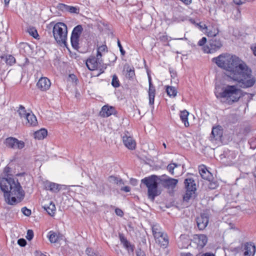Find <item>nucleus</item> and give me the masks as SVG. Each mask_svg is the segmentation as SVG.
Returning <instances> with one entry per match:
<instances>
[{
  "label": "nucleus",
  "mask_w": 256,
  "mask_h": 256,
  "mask_svg": "<svg viewBox=\"0 0 256 256\" xmlns=\"http://www.w3.org/2000/svg\"><path fill=\"white\" fill-rule=\"evenodd\" d=\"M212 61L224 70L228 78L240 82V58L238 56L226 52L213 58Z\"/></svg>",
  "instance_id": "nucleus-1"
},
{
  "label": "nucleus",
  "mask_w": 256,
  "mask_h": 256,
  "mask_svg": "<svg viewBox=\"0 0 256 256\" xmlns=\"http://www.w3.org/2000/svg\"><path fill=\"white\" fill-rule=\"evenodd\" d=\"M0 188L4 192L5 202L8 204H15L24 196V191L18 180L11 178H0Z\"/></svg>",
  "instance_id": "nucleus-2"
},
{
  "label": "nucleus",
  "mask_w": 256,
  "mask_h": 256,
  "mask_svg": "<svg viewBox=\"0 0 256 256\" xmlns=\"http://www.w3.org/2000/svg\"><path fill=\"white\" fill-rule=\"evenodd\" d=\"M218 98H221V101L231 104L238 102L240 98V88L238 84L228 85L222 88V92L216 90L215 92Z\"/></svg>",
  "instance_id": "nucleus-3"
},
{
  "label": "nucleus",
  "mask_w": 256,
  "mask_h": 256,
  "mask_svg": "<svg viewBox=\"0 0 256 256\" xmlns=\"http://www.w3.org/2000/svg\"><path fill=\"white\" fill-rule=\"evenodd\" d=\"M160 178L152 175L142 180V183L148 188V196L152 201L154 200L155 197L160 195V192L158 189V181L160 182Z\"/></svg>",
  "instance_id": "nucleus-4"
},
{
  "label": "nucleus",
  "mask_w": 256,
  "mask_h": 256,
  "mask_svg": "<svg viewBox=\"0 0 256 256\" xmlns=\"http://www.w3.org/2000/svg\"><path fill=\"white\" fill-rule=\"evenodd\" d=\"M256 82L251 68L241 60V88L252 87Z\"/></svg>",
  "instance_id": "nucleus-5"
},
{
  "label": "nucleus",
  "mask_w": 256,
  "mask_h": 256,
  "mask_svg": "<svg viewBox=\"0 0 256 256\" xmlns=\"http://www.w3.org/2000/svg\"><path fill=\"white\" fill-rule=\"evenodd\" d=\"M53 35L55 40L60 44L66 45L67 40V26L63 22H58L54 26Z\"/></svg>",
  "instance_id": "nucleus-6"
},
{
  "label": "nucleus",
  "mask_w": 256,
  "mask_h": 256,
  "mask_svg": "<svg viewBox=\"0 0 256 256\" xmlns=\"http://www.w3.org/2000/svg\"><path fill=\"white\" fill-rule=\"evenodd\" d=\"M82 30V26L78 25L72 30L70 41L72 47L76 50H78V48L79 38Z\"/></svg>",
  "instance_id": "nucleus-7"
},
{
  "label": "nucleus",
  "mask_w": 256,
  "mask_h": 256,
  "mask_svg": "<svg viewBox=\"0 0 256 256\" xmlns=\"http://www.w3.org/2000/svg\"><path fill=\"white\" fill-rule=\"evenodd\" d=\"M5 143L7 147L14 150H21L25 146L24 142L13 137L7 138Z\"/></svg>",
  "instance_id": "nucleus-8"
},
{
  "label": "nucleus",
  "mask_w": 256,
  "mask_h": 256,
  "mask_svg": "<svg viewBox=\"0 0 256 256\" xmlns=\"http://www.w3.org/2000/svg\"><path fill=\"white\" fill-rule=\"evenodd\" d=\"M222 42L220 39H212L209 42V46H204L203 50L206 53H213L222 46Z\"/></svg>",
  "instance_id": "nucleus-9"
},
{
  "label": "nucleus",
  "mask_w": 256,
  "mask_h": 256,
  "mask_svg": "<svg viewBox=\"0 0 256 256\" xmlns=\"http://www.w3.org/2000/svg\"><path fill=\"white\" fill-rule=\"evenodd\" d=\"M160 182L164 188L173 190L176 186L178 180L173 178H167L166 176L164 175L160 177Z\"/></svg>",
  "instance_id": "nucleus-10"
},
{
  "label": "nucleus",
  "mask_w": 256,
  "mask_h": 256,
  "mask_svg": "<svg viewBox=\"0 0 256 256\" xmlns=\"http://www.w3.org/2000/svg\"><path fill=\"white\" fill-rule=\"evenodd\" d=\"M242 256H254L256 246L252 242H246L241 248Z\"/></svg>",
  "instance_id": "nucleus-11"
},
{
  "label": "nucleus",
  "mask_w": 256,
  "mask_h": 256,
  "mask_svg": "<svg viewBox=\"0 0 256 256\" xmlns=\"http://www.w3.org/2000/svg\"><path fill=\"white\" fill-rule=\"evenodd\" d=\"M223 134V129L220 126H214L212 128L210 140L212 142L220 140Z\"/></svg>",
  "instance_id": "nucleus-12"
},
{
  "label": "nucleus",
  "mask_w": 256,
  "mask_h": 256,
  "mask_svg": "<svg viewBox=\"0 0 256 256\" xmlns=\"http://www.w3.org/2000/svg\"><path fill=\"white\" fill-rule=\"evenodd\" d=\"M208 216L206 214H202L196 218L197 226L200 230H204L208 226Z\"/></svg>",
  "instance_id": "nucleus-13"
},
{
  "label": "nucleus",
  "mask_w": 256,
  "mask_h": 256,
  "mask_svg": "<svg viewBox=\"0 0 256 256\" xmlns=\"http://www.w3.org/2000/svg\"><path fill=\"white\" fill-rule=\"evenodd\" d=\"M102 62V59L98 60L97 56L96 58L92 56L87 60L86 65L90 70H94L98 68V64Z\"/></svg>",
  "instance_id": "nucleus-14"
},
{
  "label": "nucleus",
  "mask_w": 256,
  "mask_h": 256,
  "mask_svg": "<svg viewBox=\"0 0 256 256\" xmlns=\"http://www.w3.org/2000/svg\"><path fill=\"white\" fill-rule=\"evenodd\" d=\"M51 85V82L48 78L46 77H42L37 82L38 88L42 91L48 90Z\"/></svg>",
  "instance_id": "nucleus-15"
},
{
  "label": "nucleus",
  "mask_w": 256,
  "mask_h": 256,
  "mask_svg": "<svg viewBox=\"0 0 256 256\" xmlns=\"http://www.w3.org/2000/svg\"><path fill=\"white\" fill-rule=\"evenodd\" d=\"M156 243L160 247L166 248L168 244V239L167 234L163 232L162 234H160L154 237Z\"/></svg>",
  "instance_id": "nucleus-16"
},
{
  "label": "nucleus",
  "mask_w": 256,
  "mask_h": 256,
  "mask_svg": "<svg viewBox=\"0 0 256 256\" xmlns=\"http://www.w3.org/2000/svg\"><path fill=\"white\" fill-rule=\"evenodd\" d=\"M122 141L124 146L130 150H134L136 146V142L132 137L125 134L122 136Z\"/></svg>",
  "instance_id": "nucleus-17"
},
{
  "label": "nucleus",
  "mask_w": 256,
  "mask_h": 256,
  "mask_svg": "<svg viewBox=\"0 0 256 256\" xmlns=\"http://www.w3.org/2000/svg\"><path fill=\"white\" fill-rule=\"evenodd\" d=\"M194 242L200 248H203L208 242V238L204 234H196L194 236Z\"/></svg>",
  "instance_id": "nucleus-18"
},
{
  "label": "nucleus",
  "mask_w": 256,
  "mask_h": 256,
  "mask_svg": "<svg viewBox=\"0 0 256 256\" xmlns=\"http://www.w3.org/2000/svg\"><path fill=\"white\" fill-rule=\"evenodd\" d=\"M199 172L202 178L208 181H210L212 178V174L207 170L204 165H202L198 167Z\"/></svg>",
  "instance_id": "nucleus-19"
},
{
  "label": "nucleus",
  "mask_w": 256,
  "mask_h": 256,
  "mask_svg": "<svg viewBox=\"0 0 256 256\" xmlns=\"http://www.w3.org/2000/svg\"><path fill=\"white\" fill-rule=\"evenodd\" d=\"M204 28H206L205 34L208 37H214L219 32L218 28L215 24H212L211 26H204Z\"/></svg>",
  "instance_id": "nucleus-20"
},
{
  "label": "nucleus",
  "mask_w": 256,
  "mask_h": 256,
  "mask_svg": "<svg viewBox=\"0 0 256 256\" xmlns=\"http://www.w3.org/2000/svg\"><path fill=\"white\" fill-rule=\"evenodd\" d=\"M120 237L121 242L128 251V256H134L132 253L134 246L131 244L124 236L120 235Z\"/></svg>",
  "instance_id": "nucleus-21"
},
{
  "label": "nucleus",
  "mask_w": 256,
  "mask_h": 256,
  "mask_svg": "<svg viewBox=\"0 0 256 256\" xmlns=\"http://www.w3.org/2000/svg\"><path fill=\"white\" fill-rule=\"evenodd\" d=\"M149 90H148V96H149V104L150 105H152L154 103L156 90L154 86L152 85L151 78L149 77Z\"/></svg>",
  "instance_id": "nucleus-22"
},
{
  "label": "nucleus",
  "mask_w": 256,
  "mask_h": 256,
  "mask_svg": "<svg viewBox=\"0 0 256 256\" xmlns=\"http://www.w3.org/2000/svg\"><path fill=\"white\" fill-rule=\"evenodd\" d=\"M26 122V125L28 126H36L38 124V121L36 116L32 113L28 112L26 117L24 118Z\"/></svg>",
  "instance_id": "nucleus-23"
},
{
  "label": "nucleus",
  "mask_w": 256,
  "mask_h": 256,
  "mask_svg": "<svg viewBox=\"0 0 256 256\" xmlns=\"http://www.w3.org/2000/svg\"><path fill=\"white\" fill-rule=\"evenodd\" d=\"M178 244L180 248H187L190 244V240L186 236L181 235L178 242Z\"/></svg>",
  "instance_id": "nucleus-24"
},
{
  "label": "nucleus",
  "mask_w": 256,
  "mask_h": 256,
  "mask_svg": "<svg viewBox=\"0 0 256 256\" xmlns=\"http://www.w3.org/2000/svg\"><path fill=\"white\" fill-rule=\"evenodd\" d=\"M114 112V108L112 106H104L100 112V115L103 117H108L112 114Z\"/></svg>",
  "instance_id": "nucleus-25"
},
{
  "label": "nucleus",
  "mask_w": 256,
  "mask_h": 256,
  "mask_svg": "<svg viewBox=\"0 0 256 256\" xmlns=\"http://www.w3.org/2000/svg\"><path fill=\"white\" fill-rule=\"evenodd\" d=\"M45 187L46 189L54 192H57L60 190V184L52 182H46Z\"/></svg>",
  "instance_id": "nucleus-26"
},
{
  "label": "nucleus",
  "mask_w": 256,
  "mask_h": 256,
  "mask_svg": "<svg viewBox=\"0 0 256 256\" xmlns=\"http://www.w3.org/2000/svg\"><path fill=\"white\" fill-rule=\"evenodd\" d=\"M252 96L251 94L243 92L241 90V100L243 102V106L245 109L248 106V102L252 99ZM244 111H246V110H244Z\"/></svg>",
  "instance_id": "nucleus-27"
},
{
  "label": "nucleus",
  "mask_w": 256,
  "mask_h": 256,
  "mask_svg": "<svg viewBox=\"0 0 256 256\" xmlns=\"http://www.w3.org/2000/svg\"><path fill=\"white\" fill-rule=\"evenodd\" d=\"M108 52V48L106 44L98 46L96 56L98 59H102V56Z\"/></svg>",
  "instance_id": "nucleus-28"
},
{
  "label": "nucleus",
  "mask_w": 256,
  "mask_h": 256,
  "mask_svg": "<svg viewBox=\"0 0 256 256\" xmlns=\"http://www.w3.org/2000/svg\"><path fill=\"white\" fill-rule=\"evenodd\" d=\"M62 236H60V234H57L53 231L50 232L48 236L50 241L52 243L57 242Z\"/></svg>",
  "instance_id": "nucleus-29"
},
{
  "label": "nucleus",
  "mask_w": 256,
  "mask_h": 256,
  "mask_svg": "<svg viewBox=\"0 0 256 256\" xmlns=\"http://www.w3.org/2000/svg\"><path fill=\"white\" fill-rule=\"evenodd\" d=\"M184 184L186 190H196V184L192 178H186L185 180Z\"/></svg>",
  "instance_id": "nucleus-30"
},
{
  "label": "nucleus",
  "mask_w": 256,
  "mask_h": 256,
  "mask_svg": "<svg viewBox=\"0 0 256 256\" xmlns=\"http://www.w3.org/2000/svg\"><path fill=\"white\" fill-rule=\"evenodd\" d=\"M124 70L126 71V76L127 78L130 79L134 77L135 73L134 68H132L128 65H125Z\"/></svg>",
  "instance_id": "nucleus-31"
},
{
  "label": "nucleus",
  "mask_w": 256,
  "mask_h": 256,
  "mask_svg": "<svg viewBox=\"0 0 256 256\" xmlns=\"http://www.w3.org/2000/svg\"><path fill=\"white\" fill-rule=\"evenodd\" d=\"M47 135V130L45 129H41L34 134L36 138L41 140L44 138Z\"/></svg>",
  "instance_id": "nucleus-32"
},
{
  "label": "nucleus",
  "mask_w": 256,
  "mask_h": 256,
  "mask_svg": "<svg viewBox=\"0 0 256 256\" xmlns=\"http://www.w3.org/2000/svg\"><path fill=\"white\" fill-rule=\"evenodd\" d=\"M189 114L186 110H184L180 112V118L182 121L184 123L186 126H189V123L188 120V117Z\"/></svg>",
  "instance_id": "nucleus-33"
},
{
  "label": "nucleus",
  "mask_w": 256,
  "mask_h": 256,
  "mask_svg": "<svg viewBox=\"0 0 256 256\" xmlns=\"http://www.w3.org/2000/svg\"><path fill=\"white\" fill-rule=\"evenodd\" d=\"M166 92L167 94L170 96L172 98H174L177 94V90L176 89L172 86H167L166 88Z\"/></svg>",
  "instance_id": "nucleus-34"
},
{
  "label": "nucleus",
  "mask_w": 256,
  "mask_h": 256,
  "mask_svg": "<svg viewBox=\"0 0 256 256\" xmlns=\"http://www.w3.org/2000/svg\"><path fill=\"white\" fill-rule=\"evenodd\" d=\"M44 208L50 216H54L56 212V206L54 204L50 202L48 206H44Z\"/></svg>",
  "instance_id": "nucleus-35"
},
{
  "label": "nucleus",
  "mask_w": 256,
  "mask_h": 256,
  "mask_svg": "<svg viewBox=\"0 0 256 256\" xmlns=\"http://www.w3.org/2000/svg\"><path fill=\"white\" fill-rule=\"evenodd\" d=\"M2 58L10 66L14 64L16 62L15 58L12 55L6 56H2Z\"/></svg>",
  "instance_id": "nucleus-36"
},
{
  "label": "nucleus",
  "mask_w": 256,
  "mask_h": 256,
  "mask_svg": "<svg viewBox=\"0 0 256 256\" xmlns=\"http://www.w3.org/2000/svg\"><path fill=\"white\" fill-rule=\"evenodd\" d=\"M152 230L154 237L160 234H162L164 232H162V228L158 224H155L152 226Z\"/></svg>",
  "instance_id": "nucleus-37"
},
{
  "label": "nucleus",
  "mask_w": 256,
  "mask_h": 256,
  "mask_svg": "<svg viewBox=\"0 0 256 256\" xmlns=\"http://www.w3.org/2000/svg\"><path fill=\"white\" fill-rule=\"evenodd\" d=\"M27 32L34 38H36L38 37V34L37 30L34 27L30 26L27 29Z\"/></svg>",
  "instance_id": "nucleus-38"
},
{
  "label": "nucleus",
  "mask_w": 256,
  "mask_h": 256,
  "mask_svg": "<svg viewBox=\"0 0 256 256\" xmlns=\"http://www.w3.org/2000/svg\"><path fill=\"white\" fill-rule=\"evenodd\" d=\"M196 190H194V189L188 190H186V193L184 196V200L185 201H188L190 198L194 196Z\"/></svg>",
  "instance_id": "nucleus-39"
},
{
  "label": "nucleus",
  "mask_w": 256,
  "mask_h": 256,
  "mask_svg": "<svg viewBox=\"0 0 256 256\" xmlns=\"http://www.w3.org/2000/svg\"><path fill=\"white\" fill-rule=\"evenodd\" d=\"M196 190H194V189L188 190H186V193L184 196V200L185 201H188L190 198L194 196Z\"/></svg>",
  "instance_id": "nucleus-40"
},
{
  "label": "nucleus",
  "mask_w": 256,
  "mask_h": 256,
  "mask_svg": "<svg viewBox=\"0 0 256 256\" xmlns=\"http://www.w3.org/2000/svg\"><path fill=\"white\" fill-rule=\"evenodd\" d=\"M109 180L110 182H113L119 186H122V185H124V182H122V180L115 176H110L109 178Z\"/></svg>",
  "instance_id": "nucleus-41"
},
{
  "label": "nucleus",
  "mask_w": 256,
  "mask_h": 256,
  "mask_svg": "<svg viewBox=\"0 0 256 256\" xmlns=\"http://www.w3.org/2000/svg\"><path fill=\"white\" fill-rule=\"evenodd\" d=\"M180 165H178L175 163L169 164L167 166V170L172 174H174V170L180 167Z\"/></svg>",
  "instance_id": "nucleus-42"
},
{
  "label": "nucleus",
  "mask_w": 256,
  "mask_h": 256,
  "mask_svg": "<svg viewBox=\"0 0 256 256\" xmlns=\"http://www.w3.org/2000/svg\"><path fill=\"white\" fill-rule=\"evenodd\" d=\"M18 112L21 118H25L28 114V113L26 112L24 108L22 106H20Z\"/></svg>",
  "instance_id": "nucleus-43"
},
{
  "label": "nucleus",
  "mask_w": 256,
  "mask_h": 256,
  "mask_svg": "<svg viewBox=\"0 0 256 256\" xmlns=\"http://www.w3.org/2000/svg\"><path fill=\"white\" fill-rule=\"evenodd\" d=\"M60 8H62V7H65L66 6V5L64 4H60ZM67 10L70 12L72 13H78V9L76 8L75 7L72 6H66Z\"/></svg>",
  "instance_id": "nucleus-44"
},
{
  "label": "nucleus",
  "mask_w": 256,
  "mask_h": 256,
  "mask_svg": "<svg viewBox=\"0 0 256 256\" xmlns=\"http://www.w3.org/2000/svg\"><path fill=\"white\" fill-rule=\"evenodd\" d=\"M20 51V53H24L26 50L29 49V46L26 43H20L19 45Z\"/></svg>",
  "instance_id": "nucleus-45"
},
{
  "label": "nucleus",
  "mask_w": 256,
  "mask_h": 256,
  "mask_svg": "<svg viewBox=\"0 0 256 256\" xmlns=\"http://www.w3.org/2000/svg\"><path fill=\"white\" fill-rule=\"evenodd\" d=\"M236 154L234 152H232L231 154L228 156V158L229 159V161L227 162L226 165L228 166H232L234 162H232V159H234L236 158Z\"/></svg>",
  "instance_id": "nucleus-46"
},
{
  "label": "nucleus",
  "mask_w": 256,
  "mask_h": 256,
  "mask_svg": "<svg viewBox=\"0 0 256 256\" xmlns=\"http://www.w3.org/2000/svg\"><path fill=\"white\" fill-rule=\"evenodd\" d=\"M112 84L114 88H118L120 86V82L118 79L116 75L112 76Z\"/></svg>",
  "instance_id": "nucleus-47"
},
{
  "label": "nucleus",
  "mask_w": 256,
  "mask_h": 256,
  "mask_svg": "<svg viewBox=\"0 0 256 256\" xmlns=\"http://www.w3.org/2000/svg\"><path fill=\"white\" fill-rule=\"evenodd\" d=\"M251 34V30L250 28H248L244 30V32H242V34H241V40H246V36H248Z\"/></svg>",
  "instance_id": "nucleus-48"
},
{
  "label": "nucleus",
  "mask_w": 256,
  "mask_h": 256,
  "mask_svg": "<svg viewBox=\"0 0 256 256\" xmlns=\"http://www.w3.org/2000/svg\"><path fill=\"white\" fill-rule=\"evenodd\" d=\"M22 214L26 216H30L31 214V210L30 209L27 208L26 207L22 208Z\"/></svg>",
  "instance_id": "nucleus-49"
},
{
  "label": "nucleus",
  "mask_w": 256,
  "mask_h": 256,
  "mask_svg": "<svg viewBox=\"0 0 256 256\" xmlns=\"http://www.w3.org/2000/svg\"><path fill=\"white\" fill-rule=\"evenodd\" d=\"M33 237H34L33 231L31 230H28L27 231V234H26V238L28 240H30L33 238Z\"/></svg>",
  "instance_id": "nucleus-50"
},
{
  "label": "nucleus",
  "mask_w": 256,
  "mask_h": 256,
  "mask_svg": "<svg viewBox=\"0 0 256 256\" xmlns=\"http://www.w3.org/2000/svg\"><path fill=\"white\" fill-rule=\"evenodd\" d=\"M209 184H208V188L210 189H214L218 186V184L216 182H212L210 181H208Z\"/></svg>",
  "instance_id": "nucleus-51"
},
{
  "label": "nucleus",
  "mask_w": 256,
  "mask_h": 256,
  "mask_svg": "<svg viewBox=\"0 0 256 256\" xmlns=\"http://www.w3.org/2000/svg\"><path fill=\"white\" fill-rule=\"evenodd\" d=\"M250 144L251 148H256V138H252L250 142Z\"/></svg>",
  "instance_id": "nucleus-52"
},
{
  "label": "nucleus",
  "mask_w": 256,
  "mask_h": 256,
  "mask_svg": "<svg viewBox=\"0 0 256 256\" xmlns=\"http://www.w3.org/2000/svg\"><path fill=\"white\" fill-rule=\"evenodd\" d=\"M18 244L21 246H24L26 244V242L24 238H20L18 240Z\"/></svg>",
  "instance_id": "nucleus-53"
},
{
  "label": "nucleus",
  "mask_w": 256,
  "mask_h": 256,
  "mask_svg": "<svg viewBox=\"0 0 256 256\" xmlns=\"http://www.w3.org/2000/svg\"><path fill=\"white\" fill-rule=\"evenodd\" d=\"M118 46L120 48V52H121V54L122 56H124V54H125V51L124 50V49H123V48L122 47V44H120V41L119 40H118Z\"/></svg>",
  "instance_id": "nucleus-54"
},
{
  "label": "nucleus",
  "mask_w": 256,
  "mask_h": 256,
  "mask_svg": "<svg viewBox=\"0 0 256 256\" xmlns=\"http://www.w3.org/2000/svg\"><path fill=\"white\" fill-rule=\"evenodd\" d=\"M206 40H206V38L203 37L200 40H199V42H198V44L200 46H202L206 43Z\"/></svg>",
  "instance_id": "nucleus-55"
},
{
  "label": "nucleus",
  "mask_w": 256,
  "mask_h": 256,
  "mask_svg": "<svg viewBox=\"0 0 256 256\" xmlns=\"http://www.w3.org/2000/svg\"><path fill=\"white\" fill-rule=\"evenodd\" d=\"M250 50L252 51L253 54L256 56V43L250 46Z\"/></svg>",
  "instance_id": "nucleus-56"
},
{
  "label": "nucleus",
  "mask_w": 256,
  "mask_h": 256,
  "mask_svg": "<svg viewBox=\"0 0 256 256\" xmlns=\"http://www.w3.org/2000/svg\"><path fill=\"white\" fill-rule=\"evenodd\" d=\"M136 256H146L144 252L140 249H138L136 250Z\"/></svg>",
  "instance_id": "nucleus-57"
},
{
  "label": "nucleus",
  "mask_w": 256,
  "mask_h": 256,
  "mask_svg": "<svg viewBox=\"0 0 256 256\" xmlns=\"http://www.w3.org/2000/svg\"><path fill=\"white\" fill-rule=\"evenodd\" d=\"M115 212L118 216H122L123 215V214H124L123 212L120 209L118 208H116Z\"/></svg>",
  "instance_id": "nucleus-58"
},
{
  "label": "nucleus",
  "mask_w": 256,
  "mask_h": 256,
  "mask_svg": "<svg viewBox=\"0 0 256 256\" xmlns=\"http://www.w3.org/2000/svg\"><path fill=\"white\" fill-rule=\"evenodd\" d=\"M86 253L89 256H94L95 254L93 252L91 248H88L86 250Z\"/></svg>",
  "instance_id": "nucleus-59"
},
{
  "label": "nucleus",
  "mask_w": 256,
  "mask_h": 256,
  "mask_svg": "<svg viewBox=\"0 0 256 256\" xmlns=\"http://www.w3.org/2000/svg\"><path fill=\"white\" fill-rule=\"evenodd\" d=\"M122 186L121 190H123L125 192H129L130 190V188L128 186H126L124 187H122V186Z\"/></svg>",
  "instance_id": "nucleus-60"
},
{
  "label": "nucleus",
  "mask_w": 256,
  "mask_h": 256,
  "mask_svg": "<svg viewBox=\"0 0 256 256\" xmlns=\"http://www.w3.org/2000/svg\"><path fill=\"white\" fill-rule=\"evenodd\" d=\"M250 130V126H247L244 130V132L245 133V134H246L248 133Z\"/></svg>",
  "instance_id": "nucleus-61"
},
{
  "label": "nucleus",
  "mask_w": 256,
  "mask_h": 256,
  "mask_svg": "<svg viewBox=\"0 0 256 256\" xmlns=\"http://www.w3.org/2000/svg\"><path fill=\"white\" fill-rule=\"evenodd\" d=\"M24 62L20 64L21 66H26L28 64L29 62L28 60L26 58H24Z\"/></svg>",
  "instance_id": "nucleus-62"
},
{
  "label": "nucleus",
  "mask_w": 256,
  "mask_h": 256,
  "mask_svg": "<svg viewBox=\"0 0 256 256\" xmlns=\"http://www.w3.org/2000/svg\"><path fill=\"white\" fill-rule=\"evenodd\" d=\"M244 56L246 58L249 59L252 58V56L250 52H246V54H244Z\"/></svg>",
  "instance_id": "nucleus-63"
},
{
  "label": "nucleus",
  "mask_w": 256,
  "mask_h": 256,
  "mask_svg": "<svg viewBox=\"0 0 256 256\" xmlns=\"http://www.w3.org/2000/svg\"><path fill=\"white\" fill-rule=\"evenodd\" d=\"M201 256H215L214 254L210 252H206L203 254H202Z\"/></svg>",
  "instance_id": "nucleus-64"
}]
</instances>
